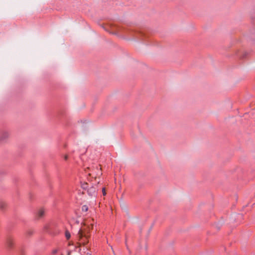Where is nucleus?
Here are the masks:
<instances>
[{
	"instance_id": "f257e3e1",
	"label": "nucleus",
	"mask_w": 255,
	"mask_h": 255,
	"mask_svg": "<svg viewBox=\"0 0 255 255\" xmlns=\"http://www.w3.org/2000/svg\"><path fill=\"white\" fill-rule=\"evenodd\" d=\"M90 226H88L87 228L80 229L78 233V238L80 245L85 246L89 242L90 235L89 233L93 229V224L90 223Z\"/></svg>"
},
{
	"instance_id": "f03ea898",
	"label": "nucleus",
	"mask_w": 255,
	"mask_h": 255,
	"mask_svg": "<svg viewBox=\"0 0 255 255\" xmlns=\"http://www.w3.org/2000/svg\"><path fill=\"white\" fill-rule=\"evenodd\" d=\"M10 137V132L7 129L0 131V143L6 142Z\"/></svg>"
},
{
	"instance_id": "7ed1b4c3",
	"label": "nucleus",
	"mask_w": 255,
	"mask_h": 255,
	"mask_svg": "<svg viewBox=\"0 0 255 255\" xmlns=\"http://www.w3.org/2000/svg\"><path fill=\"white\" fill-rule=\"evenodd\" d=\"M87 170L90 172L89 173V176L95 175L96 176H100L102 175L101 168H98L97 166H92L90 167H88Z\"/></svg>"
},
{
	"instance_id": "20e7f679",
	"label": "nucleus",
	"mask_w": 255,
	"mask_h": 255,
	"mask_svg": "<svg viewBox=\"0 0 255 255\" xmlns=\"http://www.w3.org/2000/svg\"><path fill=\"white\" fill-rule=\"evenodd\" d=\"M14 239L11 237H8L6 239V247L10 249L12 248L14 245Z\"/></svg>"
},
{
	"instance_id": "39448f33",
	"label": "nucleus",
	"mask_w": 255,
	"mask_h": 255,
	"mask_svg": "<svg viewBox=\"0 0 255 255\" xmlns=\"http://www.w3.org/2000/svg\"><path fill=\"white\" fill-rule=\"evenodd\" d=\"M87 192L90 196L95 197L97 194V190L96 188L92 186L88 189Z\"/></svg>"
},
{
	"instance_id": "423d86ee",
	"label": "nucleus",
	"mask_w": 255,
	"mask_h": 255,
	"mask_svg": "<svg viewBox=\"0 0 255 255\" xmlns=\"http://www.w3.org/2000/svg\"><path fill=\"white\" fill-rule=\"evenodd\" d=\"M8 207L7 203L4 201H0V210L2 211H5Z\"/></svg>"
},
{
	"instance_id": "0eeeda50",
	"label": "nucleus",
	"mask_w": 255,
	"mask_h": 255,
	"mask_svg": "<svg viewBox=\"0 0 255 255\" xmlns=\"http://www.w3.org/2000/svg\"><path fill=\"white\" fill-rule=\"evenodd\" d=\"M45 211L43 208H40L38 210L37 213V217L38 219H41L45 215Z\"/></svg>"
},
{
	"instance_id": "6e6552de",
	"label": "nucleus",
	"mask_w": 255,
	"mask_h": 255,
	"mask_svg": "<svg viewBox=\"0 0 255 255\" xmlns=\"http://www.w3.org/2000/svg\"><path fill=\"white\" fill-rule=\"evenodd\" d=\"M82 250V253L84 254V252H90L89 251V248L88 247H85V246H84L83 247V249H81Z\"/></svg>"
},
{
	"instance_id": "1a4fd4ad",
	"label": "nucleus",
	"mask_w": 255,
	"mask_h": 255,
	"mask_svg": "<svg viewBox=\"0 0 255 255\" xmlns=\"http://www.w3.org/2000/svg\"><path fill=\"white\" fill-rule=\"evenodd\" d=\"M87 185L88 184L86 182L81 183V187L84 189H86L87 188Z\"/></svg>"
},
{
	"instance_id": "9d476101",
	"label": "nucleus",
	"mask_w": 255,
	"mask_h": 255,
	"mask_svg": "<svg viewBox=\"0 0 255 255\" xmlns=\"http://www.w3.org/2000/svg\"><path fill=\"white\" fill-rule=\"evenodd\" d=\"M65 237L67 240L69 239L71 237L70 233L68 231L65 232Z\"/></svg>"
},
{
	"instance_id": "9b49d317",
	"label": "nucleus",
	"mask_w": 255,
	"mask_h": 255,
	"mask_svg": "<svg viewBox=\"0 0 255 255\" xmlns=\"http://www.w3.org/2000/svg\"><path fill=\"white\" fill-rule=\"evenodd\" d=\"M82 210L83 211L87 212L88 211V208L87 206L84 205L82 207Z\"/></svg>"
},
{
	"instance_id": "f8f14e48",
	"label": "nucleus",
	"mask_w": 255,
	"mask_h": 255,
	"mask_svg": "<svg viewBox=\"0 0 255 255\" xmlns=\"http://www.w3.org/2000/svg\"><path fill=\"white\" fill-rule=\"evenodd\" d=\"M84 255H92L91 252H84Z\"/></svg>"
},
{
	"instance_id": "ddd939ff",
	"label": "nucleus",
	"mask_w": 255,
	"mask_h": 255,
	"mask_svg": "<svg viewBox=\"0 0 255 255\" xmlns=\"http://www.w3.org/2000/svg\"><path fill=\"white\" fill-rule=\"evenodd\" d=\"M58 252V250L57 249H54L52 251V254L53 255L56 254Z\"/></svg>"
},
{
	"instance_id": "4468645a",
	"label": "nucleus",
	"mask_w": 255,
	"mask_h": 255,
	"mask_svg": "<svg viewBox=\"0 0 255 255\" xmlns=\"http://www.w3.org/2000/svg\"><path fill=\"white\" fill-rule=\"evenodd\" d=\"M103 194L104 196L106 194L105 188H103Z\"/></svg>"
},
{
	"instance_id": "2eb2a0df",
	"label": "nucleus",
	"mask_w": 255,
	"mask_h": 255,
	"mask_svg": "<svg viewBox=\"0 0 255 255\" xmlns=\"http://www.w3.org/2000/svg\"><path fill=\"white\" fill-rule=\"evenodd\" d=\"M64 159H65V160H67V159H68V155H65L64 156Z\"/></svg>"
},
{
	"instance_id": "dca6fc26",
	"label": "nucleus",
	"mask_w": 255,
	"mask_h": 255,
	"mask_svg": "<svg viewBox=\"0 0 255 255\" xmlns=\"http://www.w3.org/2000/svg\"><path fill=\"white\" fill-rule=\"evenodd\" d=\"M71 253V251H68L67 253V255H70Z\"/></svg>"
}]
</instances>
